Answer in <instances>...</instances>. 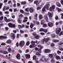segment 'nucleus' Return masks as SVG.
I'll return each instance as SVG.
<instances>
[{"instance_id": "f257e3e1", "label": "nucleus", "mask_w": 63, "mask_h": 63, "mask_svg": "<svg viewBox=\"0 0 63 63\" xmlns=\"http://www.w3.org/2000/svg\"><path fill=\"white\" fill-rule=\"evenodd\" d=\"M44 47L43 46H41L40 47V48L37 51V53L36 54V55H38V56H41V54L42 53V49Z\"/></svg>"}, {"instance_id": "f03ea898", "label": "nucleus", "mask_w": 63, "mask_h": 63, "mask_svg": "<svg viewBox=\"0 0 63 63\" xmlns=\"http://www.w3.org/2000/svg\"><path fill=\"white\" fill-rule=\"evenodd\" d=\"M55 8V5H52L51 6H50L49 9L50 11L53 12L54 11V9Z\"/></svg>"}, {"instance_id": "7ed1b4c3", "label": "nucleus", "mask_w": 63, "mask_h": 63, "mask_svg": "<svg viewBox=\"0 0 63 63\" xmlns=\"http://www.w3.org/2000/svg\"><path fill=\"white\" fill-rule=\"evenodd\" d=\"M56 33L57 34V35H59V33L60 32V31H61V28H57L56 29Z\"/></svg>"}, {"instance_id": "20e7f679", "label": "nucleus", "mask_w": 63, "mask_h": 63, "mask_svg": "<svg viewBox=\"0 0 63 63\" xmlns=\"http://www.w3.org/2000/svg\"><path fill=\"white\" fill-rule=\"evenodd\" d=\"M25 44V42L24 41H21L19 43V46L21 47H22L24 44Z\"/></svg>"}, {"instance_id": "39448f33", "label": "nucleus", "mask_w": 63, "mask_h": 63, "mask_svg": "<svg viewBox=\"0 0 63 63\" xmlns=\"http://www.w3.org/2000/svg\"><path fill=\"white\" fill-rule=\"evenodd\" d=\"M8 25L10 27H12V28L15 27L16 26L14 24H13L11 23H8Z\"/></svg>"}, {"instance_id": "423d86ee", "label": "nucleus", "mask_w": 63, "mask_h": 63, "mask_svg": "<svg viewBox=\"0 0 63 63\" xmlns=\"http://www.w3.org/2000/svg\"><path fill=\"white\" fill-rule=\"evenodd\" d=\"M47 24L48 27H52L53 26V23L52 22H49Z\"/></svg>"}, {"instance_id": "0eeeda50", "label": "nucleus", "mask_w": 63, "mask_h": 63, "mask_svg": "<svg viewBox=\"0 0 63 63\" xmlns=\"http://www.w3.org/2000/svg\"><path fill=\"white\" fill-rule=\"evenodd\" d=\"M48 15L49 16V17L50 19H51V18H52V14L49 12H48Z\"/></svg>"}, {"instance_id": "6e6552de", "label": "nucleus", "mask_w": 63, "mask_h": 63, "mask_svg": "<svg viewBox=\"0 0 63 63\" xmlns=\"http://www.w3.org/2000/svg\"><path fill=\"white\" fill-rule=\"evenodd\" d=\"M56 59L57 60H61V59L60 57L59 56L56 55Z\"/></svg>"}, {"instance_id": "1a4fd4ad", "label": "nucleus", "mask_w": 63, "mask_h": 63, "mask_svg": "<svg viewBox=\"0 0 63 63\" xmlns=\"http://www.w3.org/2000/svg\"><path fill=\"white\" fill-rule=\"evenodd\" d=\"M50 6V4H46L45 6V7H46L47 8V10H48V9H49V7Z\"/></svg>"}, {"instance_id": "9d476101", "label": "nucleus", "mask_w": 63, "mask_h": 63, "mask_svg": "<svg viewBox=\"0 0 63 63\" xmlns=\"http://www.w3.org/2000/svg\"><path fill=\"white\" fill-rule=\"evenodd\" d=\"M11 34L12 37V38L13 39H15V37H16V35L13 33H11Z\"/></svg>"}, {"instance_id": "9b49d317", "label": "nucleus", "mask_w": 63, "mask_h": 63, "mask_svg": "<svg viewBox=\"0 0 63 63\" xmlns=\"http://www.w3.org/2000/svg\"><path fill=\"white\" fill-rule=\"evenodd\" d=\"M50 52V50L49 49H46L45 50V53H49Z\"/></svg>"}, {"instance_id": "f8f14e48", "label": "nucleus", "mask_w": 63, "mask_h": 63, "mask_svg": "<svg viewBox=\"0 0 63 63\" xmlns=\"http://www.w3.org/2000/svg\"><path fill=\"white\" fill-rule=\"evenodd\" d=\"M36 46V45L34 44L33 45H31L29 46V47L30 48H34Z\"/></svg>"}, {"instance_id": "ddd939ff", "label": "nucleus", "mask_w": 63, "mask_h": 63, "mask_svg": "<svg viewBox=\"0 0 63 63\" xmlns=\"http://www.w3.org/2000/svg\"><path fill=\"white\" fill-rule=\"evenodd\" d=\"M16 58L17 59L19 60L20 59V54H17L16 56Z\"/></svg>"}, {"instance_id": "4468645a", "label": "nucleus", "mask_w": 63, "mask_h": 63, "mask_svg": "<svg viewBox=\"0 0 63 63\" xmlns=\"http://www.w3.org/2000/svg\"><path fill=\"white\" fill-rule=\"evenodd\" d=\"M52 41L54 43H57V42H59V40L58 39H52Z\"/></svg>"}, {"instance_id": "2eb2a0df", "label": "nucleus", "mask_w": 63, "mask_h": 63, "mask_svg": "<svg viewBox=\"0 0 63 63\" xmlns=\"http://www.w3.org/2000/svg\"><path fill=\"white\" fill-rule=\"evenodd\" d=\"M7 37L6 36H0V39L1 40L3 39H7Z\"/></svg>"}, {"instance_id": "dca6fc26", "label": "nucleus", "mask_w": 63, "mask_h": 63, "mask_svg": "<svg viewBox=\"0 0 63 63\" xmlns=\"http://www.w3.org/2000/svg\"><path fill=\"white\" fill-rule=\"evenodd\" d=\"M40 37L39 35L38 34L36 35L34 37L36 39H39L40 38Z\"/></svg>"}, {"instance_id": "f3484780", "label": "nucleus", "mask_w": 63, "mask_h": 63, "mask_svg": "<svg viewBox=\"0 0 63 63\" xmlns=\"http://www.w3.org/2000/svg\"><path fill=\"white\" fill-rule=\"evenodd\" d=\"M7 50L9 52H14V51H13L10 47H9L8 48Z\"/></svg>"}, {"instance_id": "a211bd4d", "label": "nucleus", "mask_w": 63, "mask_h": 63, "mask_svg": "<svg viewBox=\"0 0 63 63\" xmlns=\"http://www.w3.org/2000/svg\"><path fill=\"white\" fill-rule=\"evenodd\" d=\"M25 56L26 59H28V58H30V55L29 54L25 55Z\"/></svg>"}, {"instance_id": "6ab92c4d", "label": "nucleus", "mask_w": 63, "mask_h": 63, "mask_svg": "<svg viewBox=\"0 0 63 63\" xmlns=\"http://www.w3.org/2000/svg\"><path fill=\"white\" fill-rule=\"evenodd\" d=\"M29 10L30 13H32L34 11V9L32 8H31L29 9Z\"/></svg>"}, {"instance_id": "aec40b11", "label": "nucleus", "mask_w": 63, "mask_h": 63, "mask_svg": "<svg viewBox=\"0 0 63 63\" xmlns=\"http://www.w3.org/2000/svg\"><path fill=\"white\" fill-rule=\"evenodd\" d=\"M56 4L58 7H61V4L59 2H57L56 3Z\"/></svg>"}, {"instance_id": "412c9836", "label": "nucleus", "mask_w": 63, "mask_h": 63, "mask_svg": "<svg viewBox=\"0 0 63 63\" xmlns=\"http://www.w3.org/2000/svg\"><path fill=\"white\" fill-rule=\"evenodd\" d=\"M6 42L7 44H11L12 43V41L10 39H9Z\"/></svg>"}, {"instance_id": "4be33fe9", "label": "nucleus", "mask_w": 63, "mask_h": 63, "mask_svg": "<svg viewBox=\"0 0 63 63\" xmlns=\"http://www.w3.org/2000/svg\"><path fill=\"white\" fill-rule=\"evenodd\" d=\"M56 9L57 10L58 13H59L60 12L62 11V10L61 9H60L58 7H57Z\"/></svg>"}, {"instance_id": "5701e85b", "label": "nucleus", "mask_w": 63, "mask_h": 63, "mask_svg": "<svg viewBox=\"0 0 63 63\" xmlns=\"http://www.w3.org/2000/svg\"><path fill=\"white\" fill-rule=\"evenodd\" d=\"M3 18H4V17L3 16H1L0 17V22L1 23L3 22V21H2V20L3 19Z\"/></svg>"}, {"instance_id": "b1692460", "label": "nucleus", "mask_w": 63, "mask_h": 63, "mask_svg": "<svg viewBox=\"0 0 63 63\" xmlns=\"http://www.w3.org/2000/svg\"><path fill=\"white\" fill-rule=\"evenodd\" d=\"M4 20L6 22H8V19H7V18L6 17H4Z\"/></svg>"}, {"instance_id": "393cba45", "label": "nucleus", "mask_w": 63, "mask_h": 63, "mask_svg": "<svg viewBox=\"0 0 63 63\" xmlns=\"http://www.w3.org/2000/svg\"><path fill=\"white\" fill-rule=\"evenodd\" d=\"M44 18L46 20V21L47 22H48V18H47V16H45L44 17Z\"/></svg>"}, {"instance_id": "a878e982", "label": "nucleus", "mask_w": 63, "mask_h": 63, "mask_svg": "<svg viewBox=\"0 0 63 63\" xmlns=\"http://www.w3.org/2000/svg\"><path fill=\"white\" fill-rule=\"evenodd\" d=\"M55 33H53L51 34V37L52 38H54L55 37Z\"/></svg>"}, {"instance_id": "bb28decb", "label": "nucleus", "mask_w": 63, "mask_h": 63, "mask_svg": "<svg viewBox=\"0 0 63 63\" xmlns=\"http://www.w3.org/2000/svg\"><path fill=\"white\" fill-rule=\"evenodd\" d=\"M34 4H36V6H38L39 4V2L38 0L35 1L34 2Z\"/></svg>"}, {"instance_id": "cd10ccee", "label": "nucleus", "mask_w": 63, "mask_h": 63, "mask_svg": "<svg viewBox=\"0 0 63 63\" xmlns=\"http://www.w3.org/2000/svg\"><path fill=\"white\" fill-rule=\"evenodd\" d=\"M33 26H34V24L32 23H31L30 26L31 28H32Z\"/></svg>"}, {"instance_id": "c85d7f7f", "label": "nucleus", "mask_w": 63, "mask_h": 63, "mask_svg": "<svg viewBox=\"0 0 63 63\" xmlns=\"http://www.w3.org/2000/svg\"><path fill=\"white\" fill-rule=\"evenodd\" d=\"M49 39V37H47L45 39V43H47L48 41V40Z\"/></svg>"}, {"instance_id": "c756f323", "label": "nucleus", "mask_w": 63, "mask_h": 63, "mask_svg": "<svg viewBox=\"0 0 63 63\" xmlns=\"http://www.w3.org/2000/svg\"><path fill=\"white\" fill-rule=\"evenodd\" d=\"M48 60L49 59L48 58H47V59H46L45 58L44 59V61H45V62L47 63V62H48Z\"/></svg>"}, {"instance_id": "7c9ffc66", "label": "nucleus", "mask_w": 63, "mask_h": 63, "mask_svg": "<svg viewBox=\"0 0 63 63\" xmlns=\"http://www.w3.org/2000/svg\"><path fill=\"white\" fill-rule=\"evenodd\" d=\"M39 17L40 19H42V18H43V16L41 15H40L39 16Z\"/></svg>"}, {"instance_id": "2f4dec72", "label": "nucleus", "mask_w": 63, "mask_h": 63, "mask_svg": "<svg viewBox=\"0 0 63 63\" xmlns=\"http://www.w3.org/2000/svg\"><path fill=\"white\" fill-rule=\"evenodd\" d=\"M45 40L44 39L43 40L41 41V44H44L45 43Z\"/></svg>"}, {"instance_id": "473e14b6", "label": "nucleus", "mask_w": 63, "mask_h": 63, "mask_svg": "<svg viewBox=\"0 0 63 63\" xmlns=\"http://www.w3.org/2000/svg\"><path fill=\"white\" fill-rule=\"evenodd\" d=\"M42 12H45V11H46V7H45V6L42 9Z\"/></svg>"}, {"instance_id": "72a5a7b5", "label": "nucleus", "mask_w": 63, "mask_h": 63, "mask_svg": "<svg viewBox=\"0 0 63 63\" xmlns=\"http://www.w3.org/2000/svg\"><path fill=\"white\" fill-rule=\"evenodd\" d=\"M51 62L52 63H55V61L53 59H52L51 60Z\"/></svg>"}, {"instance_id": "f704fd0d", "label": "nucleus", "mask_w": 63, "mask_h": 63, "mask_svg": "<svg viewBox=\"0 0 63 63\" xmlns=\"http://www.w3.org/2000/svg\"><path fill=\"white\" fill-rule=\"evenodd\" d=\"M17 20L18 23H21V20L20 19H18Z\"/></svg>"}, {"instance_id": "c9c22d12", "label": "nucleus", "mask_w": 63, "mask_h": 63, "mask_svg": "<svg viewBox=\"0 0 63 63\" xmlns=\"http://www.w3.org/2000/svg\"><path fill=\"white\" fill-rule=\"evenodd\" d=\"M44 29L42 28H41L39 29V31H40V32H43V31L44 32Z\"/></svg>"}, {"instance_id": "e433bc0d", "label": "nucleus", "mask_w": 63, "mask_h": 63, "mask_svg": "<svg viewBox=\"0 0 63 63\" xmlns=\"http://www.w3.org/2000/svg\"><path fill=\"white\" fill-rule=\"evenodd\" d=\"M43 27H46L47 26V24H43Z\"/></svg>"}, {"instance_id": "4c0bfd02", "label": "nucleus", "mask_w": 63, "mask_h": 63, "mask_svg": "<svg viewBox=\"0 0 63 63\" xmlns=\"http://www.w3.org/2000/svg\"><path fill=\"white\" fill-rule=\"evenodd\" d=\"M49 57H50V58H51L52 57V54H49L48 55Z\"/></svg>"}, {"instance_id": "58836bf2", "label": "nucleus", "mask_w": 63, "mask_h": 63, "mask_svg": "<svg viewBox=\"0 0 63 63\" xmlns=\"http://www.w3.org/2000/svg\"><path fill=\"white\" fill-rule=\"evenodd\" d=\"M25 11L26 12H29V9L28 8H26L25 9Z\"/></svg>"}, {"instance_id": "ea45409f", "label": "nucleus", "mask_w": 63, "mask_h": 63, "mask_svg": "<svg viewBox=\"0 0 63 63\" xmlns=\"http://www.w3.org/2000/svg\"><path fill=\"white\" fill-rule=\"evenodd\" d=\"M63 31H61L60 32L59 34V36H60L61 35H63Z\"/></svg>"}, {"instance_id": "a19ab883", "label": "nucleus", "mask_w": 63, "mask_h": 63, "mask_svg": "<svg viewBox=\"0 0 63 63\" xmlns=\"http://www.w3.org/2000/svg\"><path fill=\"white\" fill-rule=\"evenodd\" d=\"M37 16H38V14H35V19L36 20H37Z\"/></svg>"}, {"instance_id": "79ce46f5", "label": "nucleus", "mask_w": 63, "mask_h": 63, "mask_svg": "<svg viewBox=\"0 0 63 63\" xmlns=\"http://www.w3.org/2000/svg\"><path fill=\"white\" fill-rule=\"evenodd\" d=\"M26 2L24 1H22L21 2V4L22 5H25L26 4Z\"/></svg>"}, {"instance_id": "37998d69", "label": "nucleus", "mask_w": 63, "mask_h": 63, "mask_svg": "<svg viewBox=\"0 0 63 63\" xmlns=\"http://www.w3.org/2000/svg\"><path fill=\"white\" fill-rule=\"evenodd\" d=\"M33 60H35V59H36V56L35 55L33 56Z\"/></svg>"}, {"instance_id": "c03bdc74", "label": "nucleus", "mask_w": 63, "mask_h": 63, "mask_svg": "<svg viewBox=\"0 0 63 63\" xmlns=\"http://www.w3.org/2000/svg\"><path fill=\"white\" fill-rule=\"evenodd\" d=\"M23 15L22 14H21L19 15V17H23Z\"/></svg>"}, {"instance_id": "a18cd8bd", "label": "nucleus", "mask_w": 63, "mask_h": 63, "mask_svg": "<svg viewBox=\"0 0 63 63\" xmlns=\"http://www.w3.org/2000/svg\"><path fill=\"white\" fill-rule=\"evenodd\" d=\"M57 53L58 54H60L61 53V51H60L59 50H58L57 51Z\"/></svg>"}, {"instance_id": "49530a36", "label": "nucleus", "mask_w": 63, "mask_h": 63, "mask_svg": "<svg viewBox=\"0 0 63 63\" xmlns=\"http://www.w3.org/2000/svg\"><path fill=\"white\" fill-rule=\"evenodd\" d=\"M43 32H44L46 33H47V30L46 29H44Z\"/></svg>"}, {"instance_id": "de8ad7c7", "label": "nucleus", "mask_w": 63, "mask_h": 63, "mask_svg": "<svg viewBox=\"0 0 63 63\" xmlns=\"http://www.w3.org/2000/svg\"><path fill=\"white\" fill-rule=\"evenodd\" d=\"M63 42L62 41H61L60 42H59V45H61L63 44Z\"/></svg>"}, {"instance_id": "09e8293b", "label": "nucleus", "mask_w": 63, "mask_h": 63, "mask_svg": "<svg viewBox=\"0 0 63 63\" xmlns=\"http://www.w3.org/2000/svg\"><path fill=\"white\" fill-rule=\"evenodd\" d=\"M18 27L19 28H22V27L21 25H18Z\"/></svg>"}, {"instance_id": "8fccbe9b", "label": "nucleus", "mask_w": 63, "mask_h": 63, "mask_svg": "<svg viewBox=\"0 0 63 63\" xmlns=\"http://www.w3.org/2000/svg\"><path fill=\"white\" fill-rule=\"evenodd\" d=\"M41 9V7H38L37 8V10H40V9Z\"/></svg>"}, {"instance_id": "3c124183", "label": "nucleus", "mask_w": 63, "mask_h": 63, "mask_svg": "<svg viewBox=\"0 0 63 63\" xmlns=\"http://www.w3.org/2000/svg\"><path fill=\"white\" fill-rule=\"evenodd\" d=\"M29 45V41H28L26 43V46H28Z\"/></svg>"}, {"instance_id": "603ef678", "label": "nucleus", "mask_w": 63, "mask_h": 63, "mask_svg": "<svg viewBox=\"0 0 63 63\" xmlns=\"http://www.w3.org/2000/svg\"><path fill=\"white\" fill-rule=\"evenodd\" d=\"M20 33H21L22 34V33H24V32L23 31H22V30H20Z\"/></svg>"}, {"instance_id": "864d4df0", "label": "nucleus", "mask_w": 63, "mask_h": 63, "mask_svg": "<svg viewBox=\"0 0 63 63\" xmlns=\"http://www.w3.org/2000/svg\"><path fill=\"white\" fill-rule=\"evenodd\" d=\"M20 12L21 13H24V11H23V10L21 9L20 10Z\"/></svg>"}, {"instance_id": "5fc2aeb1", "label": "nucleus", "mask_w": 63, "mask_h": 63, "mask_svg": "<svg viewBox=\"0 0 63 63\" xmlns=\"http://www.w3.org/2000/svg\"><path fill=\"white\" fill-rule=\"evenodd\" d=\"M55 19L56 20H57L58 19V17L57 16H56L55 17Z\"/></svg>"}, {"instance_id": "6e6d98bb", "label": "nucleus", "mask_w": 63, "mask_h": 63, "mask_svg": "<svg viewBox=\"0 0 63 63\" xmlns=\"http://www.w3.org/2000/svg\"><path fill=\"white\" fill-rule=\"evenodd\" d=\"M43 21H44V20H42L41 21V24H44V23H43Z\"/></svg>"}, {"instance_id": "4d7b16f0", "label": "nucleus", "mask_w": 63, "mask_h": 63, "mask_svg": "<svg viewBox=\"0 0 63 63\" xmlns=\"http://www.w3.org/2000/svg\"><path fill=\"white\" fill-rule=\"evenodd\" d=\"M36 33L35 32H34L32 34V35L33 36H36Z\"/></svg>"}, {"instance_id": "13d9d810", "label": "nucleus", "mask_w": 63, "mask_h": 63, "mask_svg": "<svg viewBox=\"0 0 63 63\" xmlns=\"http://www.w3.org/2000/svg\"><path fill=\"white\" fill-rule=\"evenodd\" d=\"M31 43L32 44H34V43H35V41H32L31 42Z\"/></svg>"}, {"instance_id": "bf43d9fd", "label": "nucleus", "mask_w": 63, "mask_h": 63, "mask_svg": "<svg viewBox=\"0 0 63 63\" xmlns=\"http://www.w3.org/2000/svg\"><path fill=\"white\" fill-rule=\"evenodd\" d=\"M3 5V4L2 3H0V9H1V8L2 7V6Z\"/></svg>"}, {"instance_id": "052dcab7", "label": "nucleus", "mask_w": 63, "mask_h": 63, "mask_svg": "<svg viewBox=\"0 0 63 63\" xmlns=\"http://www.w3.org/2000/svg\"><path fill=\"white\" fill-rule=\"evenodd\" d=\"M4 13L5 14H9V12L8 11H5L4 12Z\"/></svg>"}, {"instance_id": "680f3d73", "label": "nucleus", "mask_w": 63, "mask_h": 63, "mask_svg": "<svg viewBox=\"0 0 63 63\" xmlns=\"http://www.w3.org/2000/svg\"><path fill=\"white\" fill-rule=\"evenodd\" d=\"M8 3L9 4H10L11 3V4H12V2L11 0H10L8 2Z\"/></svg>"}, {"instance_id": "e2e57ef3", "label": "nucleus", "mask_w": 63, "mask_h": 63, "mask_svg": "<svg viewBox=\"0 0 63 63\" xmlns=\"http://www.w3.org/2000/svg\"><path fill=\"white\" fill-rule=\"evenodd\" d=\"M40 34L41 35H45V33L43 32H41L40 33Z\"/></svg>"}, {"instance_id": "0e129e2a", "label": "nucleus", "mask_w": 63, "mask_h": 63, "mask_svg": "<svg viewBox=\"0 0 63 63\" xmlns=\"http://www.w3.org/2000/svg\"><path fill=\"white\" fill-rule=\"evenodd\" d=\"M6 8V6H4L3 8V11H5V8Z\"/></svg>"}, {"instance_id": "69168bd1", "label": "nucleus", "mask_w": 63, "mask_h": 63, "mask_svg": "<svg viewBox=\"0 0 63 63\" xmlns=\"http://www.w3.org/2000/svg\"><path fill=\"white\" fill-rule=\"evenodd\" d=\"M61 2L62 5H63V0H61Z\"/></svg>"}, {"instance_id": "338daca9", "label": "nucleus", "mask_w": 63, "mask_h": 63, "mask_svg": "<svg viewBox=\"0 0 63 63\" xmlns=\"http://www.w3.org/2000/svg\"><path fill=\"white\" fill-rule=\"evenodd\" d=\"M8 52L5 51V52H4L3 54H8Z\"/></svg>"}, {"instance_id": "774afa93", "label": "nucleus", "mask_w": 63, "mask_h": 63, "mask_svg": "<svg viewBox=\"0 0 63 63\" xmlns=\"http://www.w3.org/2000/svg\"><path fill=\"white\" fill-rule=\"evenodd\" d=\"M59 50L61 51H63V48H59Z\"/></svg>"}]
</instances>
